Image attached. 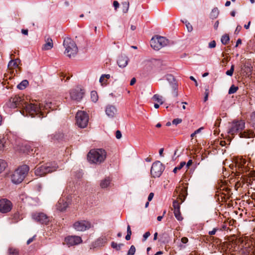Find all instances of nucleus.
<instances>
[{"label": "nucleus", "instance_id": "42", "mask_svg": "<svg viewBox=\"0 0 255 255\" xmlns=\"http://www.w3.org/2000/svg\"><path fill=\"white\" fill-rule=\"evenodd\" d=\"M185 25L189 32H191L193 30L192 26L189 22L186 21Z\"/></svg>", "mask_w": 255, "mask_h": 255}, {"label": "nucleus", "instance_id": "31", "mask_svg": "<svg viewBox=\"0 0 255 255\" xmlns=\"http://www.w3.org/2000/svg\"><path fill=\"white\" fill-rule=\"evenodd\" d=\"M111 246L113 249H116L117 251L121 250V248L124 246L123 244H117L114 242H112L111 243Z\"/></svg>", "mask_w": 255, "mask_h": 255}, {"label": "nucleus", "instance_id": "30", "mask_svg": "<svg viewBox=\"0 0 255 255\" xmlns=\"http://www.w3.org/2000/svg\"><path fill=\"white\" fill-rule=\"evenodd\" d=\"M152 99L157 102L160 105H162L163 103V101H162V97L158 94L154 95L152 98Z\"/></svg>", "mask_w": 255, "mask_h": 255}, {"label": "nucleus", "instance_id": "51", "mask_svg": "<svg viewBox=\"0 0 255 255\" xmlns=\"http://www.w3.org/2000/svg\"><path fill=\"white\" fill-rule=\"evenodd\" d=\"M242 29V26L241 25H238L236 27V29L235 31V34H238L239 32L241 31Z\"/></svg>", "mask_w": 255, "mask_h": 255}, {"label": "nucleus", "instance_id": "18", "mask_svg": "<svg viewBox=\"0 0 255 255\" xmlns=\"http://www.w3.org/2000/svg\"><path fill=\"white\" fill-rule=\"evenodd\" d=\"M70 204V198H60L56 205L57 209L60 211H64Z\"/></svg>", "mask_w": 255, "mask_h": 255}, {"label": "nucleus", "instance_id": "48", "mask_svg": "<svg viewBox=\"0 0 255 255\" xmlns=\"http://www.w3.org/2000/svg\"><path fill=\"white\" fill-rule=\"evenodd\" d=\"M208 95H209V90L208 89H206L205 90V97L204 98V102H206L208 100Z\"/></svg>", "mask_w": 255, "mask_h": 255}, {"label": "nucleus", "instance_id": "15", "mask_svg": "<svg viewBox=\"0 0 255 255\" xmlns=\"http://www.w3.org/2000/svg\"><path fill=\"white\" fill-rule=\"evenodd\" d=\"M32 218L35 221L42 224L47 225L50 221V218L43 213H37L32 215Z\"/></svg>", "mask_w": 255, "mask_h": 255}, {"label": "nucleus", "instance_id": "26", "mask_svg": "<svg viewBox=\"0 0 255 255\" xmlns=\"http://www.w3.org/2000/svg\"><path fill=\"white\" fill-rule=\"evenodd\" d=\"M8 141L5 137H0V151L3 150L7 146Z\"/></svg>", "mask_w": 255, "mask_h": 255}, {"label": "nucleus", "instance_id": "35", "mask_svg": "<svg viewBox=\"0 0 255 255\" xmlns=\"http://www.w3.org/2000/svg\"><path fill=\"white\" fill-rule=\"evenodd\" d=\"M7 166V164L5 160H0V173L4 170Z\"/></svg>", "mask_w": 255, "mask_h": 255}, {"label": "nucleus", "instance_id": "21", "mask_svg": "<svg viewBox=\"0 0 255 255\" xmlns=\"http://www.w3.org/2000/svg\"><path fill=\"white\" fill-rule=\"evenodd\" d=\"M129 59L126 55H120L118 59L117 64L121 68H125L128 64Z\"/></svg>", "mask_w": 255, "mask_h": 255}, {"label": "nucleus", "instance_id": "11", "mask_svg": "<svg viewBox=\"0 0 255 255\" xmlns=\"http://www.w3.org/2000/svg\"><path fill=\"white\" fill-rule=\"evenodd\" d=\"M25 102L22 97L19 96L11 97L7 103V106L10 108L14 109L17 107L23 108V105Z\"/></svg>", "mask_w": 255, "mask_h": 255}, {"label": "nucleus", "instance_id": "60", "mask_svg": "<svg viewBox=\"0 0 255 255\" xmlns=\"http://www.w3.org/2000/svg\"><path fill=\"white\" fill-rule=\"evenodd\" d=\"M28 30L27 29H22L21 30V33L24 34V35H28Z\"/></svg>", "mask_w": 255, "mask_h": 255}, {"label": "nucleus", "instance_id": "38", "mask_svg": "<svg viewBox=\"0 0 255 255\" xmlns=\"http://www.w3.org/2000/svg\"><path fill=\"white\" fill-rule=\"evenodd\" d=\"M238 90V87L233 85L230 88V89L229 90L228 93H229V94H234V93H236Z\"/></svg>", "mask_w": 255, "mask_h": 255}, {"label": "nucleus", "instance_id": "9", "mask_svg": "<svg viewBox=\"0 0 255 255\" xmlns=\"http://www.w3.org/2000/svg\"><path fill=\"white\" fill-rule=\"evenodd\" d=\"M107 153L102 148L93 149L87 154V159H105Z\"/></svg>", "mask_w": 255, "mask_h": 255}, {"label": "nucleus", "instance_id": "24", "mask_svg": "<svg viewBox=\"0 0 255 255\" xmlns=\"http://www.w3.org/2000/svg\"><path fill=\"white\" fill-rule=\"evenodd\" d=\"M53 47V40L51 38H48L45 40V43L43 45L42 49L48 50Z\"/></svg>", "mask_w": 255, "mask_h": 255}, {"label": "nucleus", "instance_id": "13", "mask_svg": "<svg viewBox=\"0 0 255 255\" xmlns=\"http://www.w3.org/2000/svg\"><path fill=\"white\" fill-rule=\"evenodd\" d=\"M91 227V223L86 220L78 221L73 224V228L78 231L83 232L89 229Z\"/></svg>", "mask_w": 255, "mask_h": 255}, {"label": "nucleus", "instance_id": "56", "mask_svg": "<svg viewBox=\"0 0 255 255\" xmlns=\"http://www.w3.org/2000/svg\"><path fill=\"white\" fill-rule=\"evenodd\" d=\"M127 234L131 235V231L130 229V227L129 225H128L127 227Z\"/></svg>", "mask_w": 255, "mask_h": 255}, {"label": "nucleus", "instance_id": "63", "mask_svg": "<svg viewBox=\"0 0 255 255\" xmlns=\"http://www.w3.org/2000/svg\"><path fill=\"white\" fill-rule=\"evenodd\" d=\"M219 21H216L214 25V28L216 30L217 29L218 27V26H219Z\"/></svg>", "mask_w": 255, "mask_h": 255}, {"label": "nucleus", "instance_id": "49", "mask_svg": "<svg viewBox=\"0 0 255 255\" xmlns=\"http://www.w3.org/2000/svg\"><path fill=\"white\" fill-rule=\"evenodd\" d=\"M88 161L89 162L90 164L91 165L94 164H100L102 162V160H96L95 161V160H91Z\"/></svg>", "mask_w": 255, "mask_h": 255}, {"label": "nucleus", "instance_id": "55", "mask_svg": "<svg viewBox=\"0 0 255 255\" xmlns=\"http://www.w3.org/2000/svg\"><path fill=\"white\" fill-rule=\"evenodd\" d=\"M154 196V193H152V192H151L149 195H148V201H150L152 200L153 197Z\"/></svg>", "mask_w": 255, "mask_h": 255}, {"label": "nucleus", "instance_id": "32", "mask_svg": "<svg viewBox=\"0 0 255 255\" xmlns=\"http://www.w3.org/2000/svg\"><path fill=\"white\" fill-rule=\"evenodd\" d=\"M91 98L93 102L96 103L98 100L97 93L95 91H93L91 93Z\"/></svg>", "mask_w": 255, "mask_h": 255}, {"label": "nucleus", "instance_id": "59", "mask_svg": "<svg viewBox=\"0 0 255 255\" xmlns=\"http://www.w3.org/2000/svg\"><path fill=\"white\" fill-rule=\"evenodd\" d=\"M135 82H136L135 78H133L130 80V85L131 86L135 84Z\"/></svg>", "mask_w": 255, "mask_h": 255}, {"label": "nucleus", "instance_id": "57", "mask_svg": "<svg viewBox=\"0 0 255 255\" xmlns=\"http://www.w3.org/2000/svg\"><path fill=\"white\" fill-rule=\"evenodd\" d=\"M188 239L186 237H183L182 239H181V242L182 243H183V244H186L188 242Z\"/></svg>", "mask_w": 255, "mask_h": 255}, {"label": "nucleus", "instance_id": "41", "mask_svg": "<svg viewBox=\"0 0 255 255\" xmlns=\"http://www.w3.org/2000/svg\"><path fill=\"white\" fill-rule=\"evenodd\" d=\"M234 71V65H232L231 67L229 70L226 71V74L230 76H232L233 74V72Z\"/></svg>", "mask_w": 255, "mask_h": 255}, {"label": "nucleus", "instance_id": "40", "mask_svg": "<svg viewBox=\"0 0 255 255\" xmlns=\"http://www.w3.org/2000/svg\"><path fill=\"white\" fill-rule=\"evenodd\" d=\"M135 252V248L133 245L131 246L127 255H133Z\"/></svg>", "mask_w": 255, "mask_h": 255}, {"label": "nucleus", "instance_id": "46", "mask_svg": "<svg viewBox=\"0 0 255 255\" xmlns=\"http://www.w3.org/2000/svg\"><path fill=\"white\" fill-rule=\"evenodd\" d=\"M8 67H11V66L17 67V64L16 61L11 60L9 62V63L8 64Z\"/></svg>", "mask_w": 255, "mask_h": 255}, {"label": "nucleus", "instance_id": "61", "mask_svg": "<svg viewBox=\"0 0 255 255\" xmlns=\"http://www.w3.org/2000/svg\"><path fill=\"white\" fill-rule=\"evenodd\" d=\"M190 79L193 81V82H195V85L196 86H198V83H197V81H196V80L193 77V76H190Z\"/></svg>", "mask_w": 255, "mask_h": 255}, {"label": "nucleus", "instance_id": "43", "mask_svg": "<svg viewBox=\"0 0 255 255\" xmlns=\"http://www.w3.org/2000/svg\"><path fill=\"white\" fill-rule=\"evenodd\" d=\"M83 174L82 170H79L76 172L75 176L78 179H80L82 177Z\"/></svg>", "mask_w": 255, "mask_h": 255}, {"label": "nucleus", "instance_id": "3", "mask_svg": "<svg viewBox=\"0 0 255 255\" xmlns=\"http://www.w3.org/2000/svg\"><path fill=\"white\" fill-rule=\"evenodd\" d=\"M187 195V187H183L180 191L178 195V199L180 200H175L173 202V207L174 208V214L176 219L179 221L183 220L180 212V204L184 202L186 196Z\"/></svg>", "mask_w": 255, "mask_h": 255}, {"label": "nucleus", "instance_id": "5", "mask_svg": "<svg viewBox=\"0 0 255 255\" xmlns=\"http://www.w3.org/2000/svg\"><path fill=\"white\" fill-rule=\"evenodd\" d=\"M63 45L65 48L64 54L69 58L74 57L77 54L78 47L75 42L69 37L64 39Z\"/></svg>", "mask_w": 255, "mask_h": 255}, {"label": "nucleus", "instance_id": "12", "mask_svg": "<svg viewBox=\"0 0 255 255\" xmlns=\"http://www.w3.org/2000/svg\"><path fill=\"white\" fill-rule=\"evenodd\" d=\"M164 167L162 163L159 160L154 162L151 168V174L154 178L159 177L163 172Z\"/></svg>", "mask_w": 255, "mask_h": 255}, {"label": "nucleus", "instance_id": "54", "mask_svg": "<svg viewBox=\"0 0 255 255\" xmlns=\"http://www.w3.org/2000/svg\"><path fill=\"white\" fill-rule=\"evenodd\" d=\"M113 5L115 9V10H117V8L119 7V3L118 1H114L113 2Z\"/></svg>", "mask_w": 255, "mask_h": 255}, {"label": "nucleus", "instance_id": "7", "mask_svg": "<svg viewBox=\"0 0 255 255\" xmlns=\"http://www.w3.org/2000/svg\"><path fill=\"white\" fill-rule=\"evenodd\" d=\"M58 166L53 165L51 162L46 163L45 164L40 165L35 168V173L37 176H42L46 174L55 171Z\"/></svg>", "mask_w": 255, "mask_h": 255}, {"label": "nucleus", "instance_id": "10", "mask_svg": "<svg viewBox=\"0 0 255 255\" xmlns=\"http://www.w3.org/2000/svg\"><path fill=\"white\" fill-rule=\"evenodd\" d=\"M76 120V124L79 127L85 128L88 125L89 116L86 112L80 111L77 113Z\"/></svg>", "mask_w": 255, "mask_h": 255}, {"label": "nucleus", "instance_id": "16", "mask_svg": "<svg viewBox=\"0 0 255 255\" xmlns=\"http://www.w3.org/2000/svg\"><path fill=\"white\" fill-rule=\"evenodd\" d=\"M11 202L7 199L0 200V212L2 213H6L10 211L12 208Z\"/></svg>", "mask_w": 255, "mask_h": 255}, {"label": "nucleus", "instance_id": "22", "mask_svg": "<svg viewBox=\"0 0 255 255\" xmlns=\"http://www.w3.org/2000/svg\"><path fill=\"white\" fill-rule=\"evenodd\" d=\"M111 78L110 74H102L99 79V82L103 87H105L108 84V81Z\"/></svg>", "mask_w": 255, "mask_h": 255}, {"label": "nucleus", "instance_id": "47", "mask_svg": "<svg viewBox=\"0 0 255 255\" xmlns=\"http://www.w3.org/2000/svg\"><path fill=\"white\" fill-rule=\"evenodd\" d=\"M216 45V42L215 40H213L209 43V47L210 48H213L215 47Z\"/></svg>", "mask_w": 255, "mask_h": 255}, {"label": "nucleus", "instance_id": "29", "mask_svg": "<svg viewBox=\"0 0 255 255\" xmlns=\"http://www.w3.org/2000/svg\"><path fill=\"white\" fill-rule=\"evenodd\" d=\"M28 85V81L27 80L22 81L17 85V88L19 90L24 89Z\"/></svg>", "mask_w": 255, "mask_h": 255}, {"label": "nucleus", "instance_id": "4", "mask_svg": "<svg viewBox=\"0 0 255 255\" xmlns=\"http://www.w3.org/2000/svg\"><path fill=\"white\" fill-rule=\"evenodd\" d=\"M29 170V167L27 165L19 166L11 175V180L15 184L20 183L25 178Z\"/></svg>", "mask_w": 255, "mask_h": 255}, {"label": "nucleus", "instance_id": "28", "mask_svg": "<svg viewBox=\"0 0 255 255\" xmlns=\"http://www.w3.org/2000/svg\"><path fill=\"white\" fill-rule=\"evenodd\" d=\"M219 14V9L217 7H215L212 10V11L210 14V17L212 19H214L218 16Z\"/></svg>", "mask_w": 255, "mask_h": 255}, {"label": "nucleus", "instance_id": "1", "mask_svg": "<svg viewBox=\"0 0 255 255\" xmlns=\"http://www.w3.org/2000/svg\"><path fill=\"white\" fill-rule=\"evenodd\" d=\"M245 128V122L243 120L234 121L229 123L227 132L229 135L234 136L239 133L241 138H252L255 136L254 132L250 130L242 131Z\"/></svg>", "mask_w": 255, "mask_h": 255}, {"label": "nucleus", "instance_id": "33", "mask_svg": "<svg viewBox=\"0 0 255 255\" xmlns=\"http://www.w3.org/2000/svg\"><path fill=\"white\" fill-rule=\"evenodd\" d=\"M250 124L255 129V112H253L251 115Z\"/></svg>", "mask_w": 255, "mask_h": 255}, {"label": "nucleus", "instance_id": "64", "mask_svg": "<svg viewBox=\"0 0 255 255\" xmlns=\"http://www.w3.org/2000/svg\"><path fill=\"white\" fill-rule=\"evenodd\" d=\"M163 151H164V148H161L159 149V155L161 156V157H162V154H163Z\"/></svg>", "mask_w": 255, "mask_h": 255}, {"label": "nucleus", "instance_id": "27", "mask_svg": "<svg viewBox=\"0 0 255 255\" xmlns=\"http://www.w3.org/2000/svg\"><path fill=\"white\" fill-rule=\"evenodd\" d=\"M50 109L52 110H54L57 109L56 108V106H55L54 104L52 103L51 102H46L44 105H43V107L42 108V111L44 109Z\"/></svg>", "mask_w": 255, "mask_h": 255}, {"label": "nucleus", "instance_id": "34", "mask_svg": "<svg viewBox=\"0 0 255 255\" xmlns=\"http://www.w3.org/2000/svg\"><path fill=\"white\" fill-rule=\"evenodd\" d=\"M122 5L123 7V12L125 13H126L128 12L129 6V3L128 1H124L122 2Z\"/></svg>", "mask_w": 255, "mask_h": 255}, {"label": "nucleus", "instance_id": "6", "mask_svg": "<svg viewBox=\"0 0 255 255\" xmlns=\"http://www.w3.org/2000/svg\"><path fill=\"white\" fill-rule=\"evenodd\" d=\"M231 162L229 166L231 169L235 170L239 174H242L249 171L250 167H249V164L246 165V160H229Z\"/></svg>", "mask_w": 255, "mask_h": 255}, {"label": "nucleus", "instance_id": "53", "mask_svg": "<svg viewBox=\"0 0 255 255\" xmlns=\"http://www.w3.org/2000/svg\"><path fill=\"white\" fill-rule=\"evenodd\" d=\"M35 237H36V235H34L32 238L29 239L27 241V243H26L27 245H29L31 243H32L34 240Z\"/></svg>", "mask_w": 255, "mask_h": 255}, {"label": "nucleus", "instance_id": "52", "mask_svg": "<svg viewBox=\"0 0 255 255\" xmlns=\"http://www.w3.org/2000/svg\"><path fill=\"white\" fill-rule=\"evenodd\" d=\"M218 230V228H214L212 231H211L209 232V234L211 236L214 235L216 234L217 231Z\"/></svg>", "mask_w": 255, "mask_h": 255}, {"label": "nucleus", "instance_id": "2", "mask_svg": "<svg viewBox=\"0 0 255 255\" xmlns=\"http://www.w3.org/2000/svg\"><path fill=\"white\" fill-rule=\"evenodd\" d=\"M43 105L37 102L34 103H28L25 102L23 105L22 111L21 114L24 116L28 115L34 117L35 115H39V117H43V112L42 111Z\"/></svg>", "mask_w": 255, "mask_h": 255}, {"label": "nucleus", "instance_id": "25", "mask_svg": "<svg viewBox=\"0 0 255 255\" xmlns=\"http://www.w3.org/2000/svg\"><path fill=\"white\" fill-rule=\"evenodd\" d=\"M111 179L109 177L105 178L104 179L101 180L100 183V186L102 188L105 189L107 188L110 184Z\"/></svg>", "mask_w": 255, "mask_h": 255}, {"label": "nucleus", "instance_id": "19", "mask_svg": "<svg viewBox=\"0 0 255 255\" xmlns=\"http://www.w3.org/2000/svg\"><path fill=\"white\" fill-rule=\"evenodd\" d=\"M65 242L68 246H73L79 244L82 240L79 236H69L65 238Z\"/></svg>", "mask_w": 255, "mask_h": 255}, {"label": "nucleus", "instance_id": "8", "mask_svg": "<svg viewBox=\"0 0 255 255\" xmlns=\"http://www.w3.org/2000/svg\"><path fill=\"white\" fill-rule=\"evenodd\" d=\"M168 44V40L162 36H156L152 37L150 40L151 47L155 50H158Z\"/></svg>", "mask_w": 255, "mask_h": 255}, {"label": "nucleus", "instance_id": "39", "mask_svg": "<svg viewBox=\"0 0 255 255\" xmlns=\"http://www.w3.org/2000/svg\"><path fill=\"white\" fill-rule=\"evenodd\" d=\"M186 164V163L184 161H183V162H181L180 163V165L178 166H176L174 168V169H173V172L175 173H176L177 172V170H180L184 166H185Z\"/></svg>", "mask_w": 255, "mask_h": 255}, {"label": "nucleus", "instance_id": "45", "mask_svg": "<svg viewBox=\"0 0 255 255\" xmlns=\"http://www.w3.org/2000/svg\"><path fill=\"white\" fill-rule=\"evenodd\" d=\"M150 235V233L149 232H146L143 235V239L142 241L144 242L146 241V240L148 238Z\"/></svg>", "mask_w": 255, "mask_h": 255}, {"label": "nucleus", "instance_id": "17", "mask_svg": "<svg viewBox=\"0 0 255 255\" xmlns=\"http://www.w3.org/2000/svg\"><path fill=\"white\" fill-rule=\"evenodd\" d=\"M166 77V80L168 81L172 88V96L173 97H177L178 96L177 84L174 77L172 75L169 74L167 75Z\"/></svg>", "mask_w": 255, "mask_h": 255}, {"label": "nucleus", "instance_id": "50", "mask_svg": "<svg viewBox=\"0 0 255 255\" xmlns=\"http://www.w3.org/2000/svg\"><path fill=\"white\" fill-rule=\"evenodd\" d=\"M116 136L117 139H120L122 137V133L120 130H118L116 131Z\"/></svg>", "mask_w": 255, "mask_h": 255}, {"label": "nucleus", "instance_id": "14", "mask_svg": "<svg viewBox=\"0 0 255 255\" xmlns=\"http://www.w3.org/2000/svg\"><path fill=\"white\" fill-rule=\"evenodd\" d=\"M84 93V89L80 87H77L71 91L70 97L73 100L80 101L83 98Z\"/></svg>", "mask_w": 255, "mask_h": 255}, {"label": "nucleus", "instance_id": "23", "mask_svg": "<svg viewBox=\"0 0 255 255\" xmlns=\"http://www.w3.org/2000/svg\"><path fill=\"white\" fill-rule=\"evenodd\" d=\"M20 150L23 153H33V149L32 148L31 145L29 143H25L22 144L20 147Z\"/></svg>", "mask_w": 255, "mask_h": 255}, {"label": "nucleus", "instance_id": "62", "mask_svg": "<svg viewBox=\"0 0 255 255\" xmlns=\"http://www.w3.org/2000/svg\"><path fill=\"white\" fill-rule=\"evenodd\" d=\"M242 43V40L241 39H238L236 42V44L235 45L236 47H237L238 45Z\"/></svg>", "mask_w": 255, "mask_h": 255}, {"label": "nucleus", "instance_id": "37", "mask_svg": "<svg viewBox=\"0 0 255 255\" xmlns=\"http://www.w3.org/2000/svg\"><path fill=\"white\" fill-rule=\"evenodd\" d=\"M8 252L10 255H18L19 254V251L13 248H9Z\"/></svg>", "mask_w": 255, "mask_h": 255}, {"label": "nucleus", "instance_id": "44", "mask_svg": "<svg viewBox=\"0 0 255 255\" xmlns=\"http://www.w3.org/2000/svg\"><path fill=\"white\" fill-rule=\"evenodd\" d=\"M182 122V119L179 118L175 119L172 121V124L177 125Z\"/></svg>", "mask_w": 255, "mask_h": 255}, {"label": "nucleus", "instance_id": "58", "mask_svg": "<svg viewBox=\"0 0 255 255\" xmlns=\"http://www.w3.org/2000/svg\"><path fill=\"white\" fill-rule=\"evenodd\" d=\"M192 164V160H188V162L186 164V168L187 169H188L189 167Z\"/></svg>", "mask_w": 255, "mask_h": 255}, {"label": "nucleus", "instance_id": "20", "mask_svg": "<svg viewBox=\"0 0 255 255\" xmlns=\"http://www.w3.org/2000/svg\"><path fill=\"white\" fill-rule=\"evenodd\" d=\"M105 113L109 118H113L117 113V110L115 106L108 105L106 107Z\"/></svg>", "mask_w": 255, "mask_h": 255}, {"label": "nucleus", "instance_id": "36", "mask_svg": "<svg viewBox=\"0 0 255 255\" xmlns=\"http://www.w3.org/2000/svg\"><path fill=\"white\" fill-rule=\"evenodd\" d=\"M230 40L229 36L227 35H224L222 36L221 42L222 44L226 45Z\"/></svg>", "mask_w": 255, "mask_h": 255}]
</instances>
